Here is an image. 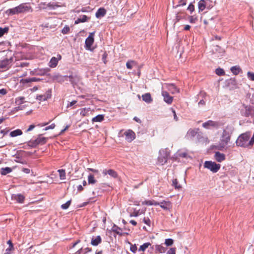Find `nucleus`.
I'll list each match as a JSON object with an SVG mask.
<instances>
[{
	"mask_svg": "<svg viewBox=\"0 0 254 254\" xmlns=\"http://www.w3.org/2000/svg\"><path fill=\"white\" fill-rule=\"evenodd\" d=\"M102 239L100 236L93 237L91 240V244L94 246H98L101 243Z\"/></svg>",
	"mask_w": 254,
	"mask_h": 254,
	"instance_id": "obj_18",
	"label": "nucleus"
},
{
	"mask_svg": "<svg viewBox=\"0 0 254 254\" xmlns=\"http://www.w3.org/2000/svg\"><path fill=\"white\" fill-rule=\"evenodd\" d=\"M61 59L62 56L60 55H58L57 58L52 57L49 62V66L52 68H54L56 67V66L58 64L59 61H60Z\"/></svg>",
	"mask_w": 254,
	"mask_h": 254,
	"instance_id": "obj_12",
	"label": "nucleus"
},
{
	"mask_svg": "<svg viewBox=\"0 0 254 254\" xmlns=\"http://www.w3.org/2000/svg\"><path fill=\"white\" fill-rule=\"evenodd\" d=\"M34 127H35V126L34 125H31L27 129L26 131L27 132L30 131L32 130L33 129H34Z\"/></svg>",
	"mask_w": 254,
	"mask_h": 254,
	"instance_id": "obj_60",
	"label": "nucleus"
},
{
	"mask_svg": "<svg viewBox=\"0 0 254 254\" xmlns=\"http://www.w3.org/2000/svg\"><path fill=\"white\" fill-rule=\"evenodd\" d=\"M94 33H90L88 37L85 40V47L87 50H91V46L94 43Z\"/></svg>",
	"mask_w": 254,
	"mask_h": 254,
	"instance_id": "obj_8",
	"label": "nucleus"
},
{
	"mask_svg": "<svg viewBox=\"0 0 254 254\" xmlns=\"http://www.w3.org/2000/svg\"><path fill=\"white\" fill-rule=\"evenodd\" d=\"M32 11L33 9L30 3H23L15 7L7 9L5 11V14L9 16L15 14H19L20 13L32 12Z\"/></svg>",
	"mask_w": 254,
	"mask_h": 254,
	"instance_id": "obj_2",
	"label": "nucleus"
},
{
	"mask_svg": "<svg viewBox=\"0 0 254 254\" xmlns=\"http://www.w3.org/2000/svg\"><path fill=\"white\" fill-rule=\"evenodd\" d=\"M216 74L218 75H224L225 74V71L222 68H218L215 70Z\"/></svg>",
	"mask_w": 254,
	"mask_h": 254,
	"instance_id": "obj_41",
	"label": "nucleus"
},
{
	"mask_svg": "<svg viewBox=\"0 0 254 254\" xmlns=\"http://www.w3.org/2000/svg\"><path fill=\"white\" fill-rule=\"evenodd\" d=\"M77 103V101L76 100H73L71 102H70L68 105H67V107H71L73 105H75L76 103Z\"/></svg>",
	"mask_w": 254,
	"mask_h": 254,
	"instance_id": "obj_56",
	"label": "nucleus"
},
{
	"mask_svg": "<svg viewBox=\"0 0 254 254\" xmlns=\"http://www.w3.org/2000/svg\"><path fill=\"white\" fill-rule=\"evenodd\" d=\"M43 4L45 6H44V8H46V7H49L50 9H55L57 7L59 6L58 5L55 4L54 2H49L47 4H46L44 3H43Z\"/></svg>",
	"mask_w": 254,
	"mask_h": 254,
	"instance_id": "obj_30",
	"label": "nucleus"
},
{
	"mask_svg": "<svg viewBox=\"0 0 254 254\" xmlns=\"http://www.w3.org/2000/svg\"><path fill=\"white\" fill-rule=\"evenodd\" d=\"M188 9L190 10V11H193L194 10V6L192 4L189 5L188 7Z\"/></svg>",
	"mask_w": 254,
	"mask_h": 254,
	"instance_id": "obj_61",
	"label": "nucleus"
},
{
	"mask_svg": "<svg viewBox=\"0 0 254 254\" xmlns=\"http://www.w3.org/2000/svg\"><path fill=\"white\" fill-rule=\"evenodd\" d=\"M106 14V10L103 7H101L98 9L96 13V17L97 18H101L105 15Z\"/></svg>",
	"mask_w": 254,
	"mask_h": 254,
	"instance_id": "obj_17",
	"label": "nucleus"
},
{
	"mask_svg": "<svg viewBox=\"0 0 254 254\" xmlns=\"http://www.w3.org/2000/svg\"><path fill=\"white\" fill-rule=\"evenodd\" d=\"M142 213L143 212L142 211H140V210L134 209L132 212H131L130 213L129 215L130 217H137Z\"/></svg>",
	"mask_w": 254,
	"mask_h": 254,
	"instance_id": "obj_37",
	"label": "nucleus"
},
{
	"mask_svg": "<svg viewBox=\"0 0 254 254\" xmlns=\"http://www.w3.org/2000/svg\"><path fill=\"white\" fill-rule=\"evenodd\" d=\"M103 174L104 175H106L107 174H109L110 176L116 178L117 177L118 175L116 171L112 169H109L108 170H104L103 171Z\"/></svg>",
	"mask_w": 254,
	"mask_h": 254,
	"instance_id": "obj_22",
	"label": "nucleus"
},
{
	"mask_svg": "<svg viewBox=\"0 0 254 254\" xmlns=\"http://www.w3.org/2000/svg\"><path fill=\"white\" fill-rule=\"evenodd\" d=\"M104 119V116L103 115H98L92 119L93 122H101Z\"/></svg>",
	"mask_w": 254,
	"mask_h": 254,
	"instance_id": "obj_28",
	"label": "nucleus"
},
{
	"mask_svg": "<svg viewBox=\"0 0 254 254\" xmlns=\"http://www.w3.org/2000/svg\"><path fill=\"white\" fill-rule=\"evenodd\" d=\"M50 98H51V94L46 93L43 95H37L36 99L39 101H45Z\"/></svg>",
	"mask_w": 254,
	"mask_h": 254,
	"instance_id": "obj_24",
	"label": "nucleus"
},
{
	"mask_svg": "<svg viewBox=\"0 0 254 254\" xmlns=\"http://www.w3.org/2000/svg\"><path fill=\"white\" fill-rule=\"evenodd\" d=\"M40 79L36 77L28 78L23 79L24 83H29L32 82H37L39 81Z\"/></svg>",
	"mask_w": 254,
	"mask_h": 254,
	"instance_id": "obj_32",
	"label": "nucleus"
},
{
	"mask_svg": "<svg viewBox=\"0 0 254 254\" xmlns=\"http://www.w3.org/2000/svg\"><path fill=\"white\" fill-rule=\"evenodd\" d=\"M248 78L251 81H254V72L248 71L247 72Z\"/></svg>",
	"mask_w": 254,
	"mask_h": 254,
	"instance_id": "obj_44",
	"label": "nucleus"
},
{
	"mask_svg": "<svg viewBox=\"0 0 254 254\" xmlns=\"http://www.w3.org/2000/svg\"><path fill=\"white\" fill-rule=\"evenodd\" d=\"M189 20L190 23H194L195 18H194L192 16H190Z\"/></svg>",
	"mask_w": 254,
	"mask_h": 254,
	"instance_id": "obj_64",
	"label": "nucleus"
},
{
	"mask_svg": "<svg viewBox=\"0 0 254 254\" xmlns=\"http://www.w3.org/2000/svg\"><path fill=\"white\" fill-rule=\"evenodd\" d=\"M231 71L235 75H238L241 71V69L239 66H234L231 67Z\"/></svg>",
	"mask_w": 254,
	"mask_h": 254,
	"instance_id": "obj_27",
	"label": "nucleus"
},
{
	"mask_svg": "<svg viewBox=\"0 0 254 254\" xmlns=\"http://www.w3.org/2000/svg\"><path fill=\"white\" fill-rule=\"evenodd\" d=\"M187 155H188V154L186 152L180 153L179 154V156L180 157H185V158L187 157Z\"/></svg>",
	"mask_w": 254,
	"mask_h": 254,
	"instance_id": "obj_62",
	"label": "nucleus"
},
{
	"mask_svg": "<svg viewBox=\"0 0 254 254\" xmlns=\"http://www.w3.org/2000/svg\"><path fill=\"white\" fill-rule=\"evenodd\" d=\"M55 124H52L50 126L46 127L44 129V130H49V129H54L55 128Z\"/></svg>",
	"mask_w": 254,
	"mask_h": 254,
	"instance_id": "obj_52",
	"label": "nucleus"
},
{
	"mask_svg": "<svg viewBox=\"0 0 254 254\" xmlns=\"http://www.w3.org/2000/svg\"><path fill=\"white\" fill-rule=\"evenodd\" d=\"M198 129H190L186 135L188 139H192L197 134Z\"/></svg>",
	"mask_w": 254,
	"mask_h": 254,
	"instance_id": "obj_14",
	"label": "nucleus"
},
{
	"mask_svg": "<svg viewBox=\"0 0 254 254\" xmlns=\"http://www.w3.org/2000/svg\"><path fill=\"white\" fill-rule=\"evenodd\" d=\"M24 196L21 194H13L11 195V199L13 200L16 201L18 203H22L24 200Z\"/></svg>",
	"mask_w": 254,
	"mask_h": 254,
	"instance_id": "obj_16",
	"label": "nucleus"
},
{
	"mask_svg": "<svg viewBox=\"0 0 254 254\" xmlns=\"http://www.w3.org/2000/svg\"><path fill=\"white\" fill-rule=\"evenodd\" d=\"M164 210H170L172 207L171 203L169 201L163 200L162 201L159 202V205Z\"/></svg>",
	"mask_w": 254,
	"mask_h": 254,
	"instance_id": "obj_15",
	"label": "nucleus"
},
{
	"mask_svg": "<svg viewBox=\"0 0 254 254\" xmlns=\"http://www.w3.org/2000/svg\"><path fill=\"white\" fill-rule=\"evenodd\" d=\"M163 89L166 88L172 94H175L179 92V89L173 84L165 83L163 85Z\"/></svg>",
	"mask_w": 254,
	"mask_h": 254,
	"instance_id": "obj_9",
	"label": "nucleus"
},
{
	"mask_svg": "<svg viewBox=\"0 0 254 254\" xmlns=\"http://www.w3.org/2000/svg\"><path fill=\"white\" fill-rule=\"evenodd\" d=\"M13 249V248H10V247H8V248L5 250V252L4 254H10L11 250Z\"/></svg>",
	"mask_w": 254,
	"mask_h": 254,
	"instance_id": "obj_53",
	"label": "nucleus"
},
{
	"mask_svg": "<svg viewBox=\"0 0 254 254\" xmlns=\"http://www.w3.org/2000/svg\"><path fill=\"white\" fill-rule=\"evenodd\" d=\"M70 28L68 26H64L62 30V32L64 34H66L69 31Z\"/></svg>",
	"mask_w": 254,
	"mask_h": 254,
	"instance_id": "obj_48",
	"label": "nucleus"
},
{
	"mask_svg": "<svg viewBox=\"0 0 254 254\" xmlns=\"http://www.w3.org/2000/svg\"><path fill=\"white\" fill-rule=\"evenodd\" d=\"M48 138L39 135L35 140H30L28 142V145L32 147H36L39 144H44L46 143Z\"/></svg>",
	"mask_w": 254,
	"mask_h": 254,
	"instance_id": "obj_6",
	"label": "nucleus"
},
{
	"mask_svg": "<svg viewBox=\"0 0 254 254\" xmlns=\"http://www.w3.org/2000/svg\"><path fill=\"white\" fill-rule=\"evenodd\" d=\"M112 230L113 232H115L118 235H121L122 234V229L116 225H114L113 226Z\"/></svg>",
	"mask_w": 254,
	"mask_h": 254,
	"instance_id": "obj_31",
	"label": "nucleus"
},
{
	"mask_svg": "<svg viewBox=\"0 0 254 254\" xmlns=\"http://www.w3.org/2000/svg\"><path fill=\"white\" fill-rule=\"evenodd\" d=\"M173 186L177 189H179L181 188V186L179 184H178V182L177 179H174L173 180Z\"/></svg>",
	"mask_w": 254,
	"mask_h": 254,
	"instance_id": "obj_43",
	"label": "nucleus"
},
{
	"mask_svg": "<svg viewBox=\"0 0 254 254\" xmlns=\"http://www.w3.org/2000/svg\"><path fill=\"white\" fill-rule=\"evenodd\" d=\"M92 113V110L90 108H84L81 109L80 115L82 117L89 116Z\"/></svg>",
	"mask_w": 254,
	"mask_h": 254,
	"instance_id": "obj_23",
	"label": "nucleus"
},
{
	"mask_svg": "<svg viewBox=\"0 0 254 254\" xmlns=\"http://www.w3.org/2000/svg\"><path fill=\"white\" fill-rule=\"evenodd\" d=\"M143 101L145 102L146 103H151L153 100L149 93H145L142 95Z\"/></svg>",
	"mask_w": 254,
	"mask_h": 254,
	"instance_id": "obj_20",
	"label": "nucleus"
},
{
	"mask_svg": "<svg viewBox=\"0 0 254 254\" xmlns=\"http://www.w3.org/2000/svg\"><path fill=\"white\" fill-rule=\"evenodd\" d=\"M97 181L95 179L93 175L89 174L88 177V182L89 184H94L96 183Z\"/></svg>",
	"mask_w": 254,
	"mask_h": 254,
	"instance_id": "obj_34",
	"label": "nucleus"
},
{
	"mask_svg": "<svg viewBox=\"0 0 254 254\" xmlns=\"http://www.w3.org/2000/svg\"><path fill=\"white\" fill-rule=\"evenodd\" d=\"M162 95L163 97L164 101L168 104H171L173 100V97L170 96L166 91H162Z\"/></svg>",
	"mask_w": 254,
	"mask_h": 254,
	"instance_id": "obj_13",
	"label": "nucleus"
},
{
	"mask_svg": "<svg viewBox=\"0 0 254 254\" xmlns=\"http://www.w3.org/2000/svg\"><path fill=\"white\" fill-rule=\"evenodd\" d=\"M125 139L129 142H131L135 137V133L131 130L128 129L125 132Z\"/></svg>",
	"mask_w": 254,
	"mask_h": 254,
	"instance_id": "obj_10",
	"label": "nucleus"
},
{
	"mask_svg": "<svg viewBox=\"0 0 254 254\" xmlns=\"http://www.w3.org/2000/svg\"><path fill=\"white\" fill-rule=\"evenodd\" d=\"M173 242H174V241H173V239H167L165 240V244L167 246H170L173 245Z\"/></svg>",
	"mask_w": 254,
	"mask_h": 254,
	"instance_id": "obj_45",
	"label": "nucleus"
},
{
	"mask_svg": "<svg viewBox=\"0 0 254 254\" xmlns=\"http://www.w3.org/2000/svg\"><path fill=\"white\" fill-rule=\"evenodd\" d=\"M129 244H130V251L132 252V253H133L134 254H135L137 250L136 245L135 244L132 245L130 243H129Z\"/></svg>",
	"mask_w": 254,
	"mask_h": 254,
	"instance_id": "obj_47",
	"label": "nucleus"
},
{
	"mask_svg": "<svg viewBox=\"0 0 254 254\" xmlns=\"http://www.w3.org/2000/svg\"><path fill=\"white\" fill-rule=\"evenodd\" d=\"M71 203L70 200L67 201L65 203H64L61 205V208L63 209H66L68 208Z\"/></svg>",
	"mask_w": 254,
	"mask_h": 254,
	"instance_id": "obj_46",
	"label": "nucleus"
},
{
	"mask_svg": "<svg viewBox=\"0 0 254 254\" xmlns=\"http://www.w3.org/2000/svg\"><path fill=\"white\" fill-rule=\"evenodd\" d=\"M186 4V2L184 0H180L179 2V4L178 6L185 5Z\"/></svg>",
	"mask_w": 254,
	"mask_h": 254,
	"instance_id": "obj_55",
	"label": "nucleus"
},
{
	"mask_svg": "<svg viewBox=\"0 0 254 254\" xmlns=\"http://www.w3.org/2000/svg\"><path fill=\"white\" fill-rule=\"evenodd\" d=\"M171 110L172 111V113H173V116H174V120L176 121H178V118L177 116V115H176L175 111L173 109H171Z\"/></svg>",
	"mask_w": 254,
	"mask_h": 254,
	"instance_id": "obj_54",
	"label": "nucleus"
},
{
	"mask_svg": "<svg viewBox=\"0 0 254 254\" xmlns=\"http://www.w3.org/2000/svg\"><path fill=\"white\" fill-rule=\"evenodd\" d=\"M142 205H159V202L154 200H145L142 202Z\"/></svg>",
	"mask_w": 254,
	"mask_h": 254,
	"instance_id": "obj_26",
	"label": "nucleus"
},
{
	"mask_svg": "<svg viewBox=\"0 0 254 254\" xmlns=\"http://www.w3.org/2000/svg\"><path fill=\"white\" fill-rule=\"evenodd\" d=\"M25 98L23 97H18L15 99V103L17 105H20L24 103Z\"/></svg>",
	"mask_w": 254,
	"mask_h": 254,
	"instance_id": "obj_38",
	"label": "nucleus"
},
{
	"mask_svg": "<svg viewBox=\"0 0 254 254\" xmlns=\"http://www.w3.org/2000/svg\"><path fill=\"white\" fill-rule=\"evenodd\" d=\"M107 53L105 52L104 53V54L102 56V60L104 63V64H106V59L107 58Z\"/></svg>",
	"mask_w": 254,
	"mask_h": 254,
	"instance_id": "obj_57",
	"label": "nucleus"
},
{
	"mask_svg": "<svg viewBox=\"0 0 254 254\" xmlns=\"http://www.w3.org/2000/svg\"><path fill=\"white\" fill-rule=\"evenodd\" d=\"M205 104V101L203 100H201L199 102H198V105L199 106H203Z\"/></svg>",
	"mask_w": 254,
	"mask_h": 254,
	"instance_id": "obj_63",
	"label": "nucleus"
},
{
	"mask_svg": "<svg viewBox=\"0 0 254 254\" xmlns=\"http://www.w3.org/2000/svg\"><path fill=\"white\" fill-rule=\"evenodd\" d=\"M219 123L217 122L209 120L202 124V127L207 129H210L211 127L218 128L219 127Z\"/></svg>",
	"mask_w": 254,
	"mask_h": 254,
	"instance_id": "obj_7",
	"label": "nucleus"
},
{
	"mask_svg": "<svg viewBox=\"0 0 254 254\" xmlns=\"http://www.w3.org/2000/svg\"><path fill=\"white\" fill-rule=\"evenodd\" d=\"M215 159L216 161L221 162L225 159V156L224 154L221 153L219 152H217L215 154Z\"/></svg>",
	"mask_w": 254,
	"mask_h": 254,
	"instance_id": "obj_21",
	"label": "nucleus"
},
{
	"mask_svg": "<svg viewBox=\"0 0 254 254\" xmlns=\"http://www.w3.org/2000/svg\"><path fill=\"white\" fill-rule=\"evenodd\" d=\"M7 93L6 90L5 89H0V94L1 95H5Z\"/></svg>",
	"mask_w": 254,
	"mask_h": 254,
	"instance_id": "obj_58",
	"label": "nucleus"
},
{
	"mask_svg": "<svg viewBox=\"0 0 254 254\" xmlns=\"http://www.w3.org/2000/svg\"><path fill=\"white\" fill-rule=\"evenodd\" d=\"M22 171L26 174H29L30 172V170L28 168H23Z\"/></svg>",
	"mask_w": 254,
	"mask_h": 254,
	"instance_id": "obj_59",
	"label": "nucleus"
},
{
	"mask_svg": "<svg viewBox=\"0 0 254 254\" xmlns=\"http://www.w3.org/2000/svg\"><path fill=\"white\" fill-rule=\"evenodd\" d=\"M252 112V108L250 106L243 105L241 110V114L242 116L245 117L249 116Z\"/></svg>",
	"mask_w": 254,
	"mask_h": 254,
	"instance_id": "obj_11",
	"label": "nucleus"
},
{
	"mask_svg": "<svg viewBox=\"0 0 254 254\" xmlns=\"http://www.w3.org/2000/svg\"><path fill=\"white\" fill-rule=\"evenodd\" d=\"M151 246V244L150 243H145L143 245H141L139 248V251L144 252L145 250L149 247V246Z\"/></svg>",
	"mask_w": 254,
	"mask_h": 254,
	"instance_id": "obj_36",
	"label": "nucleus"
},
{
	"mask_svg": "<svg viewBox=\"0 0 254 254\" xmlns=\"http://www.w3.org/2000/svg\"><path fill=\"white\" fill-rule=\"evenodd\" d=\"M234 127L231 125H228L223 129L221 135L220 141L218 145L219 150H223L225 148L229 142L231 136L234 131Z\"/></svg>",
	"mask_w": 254,
	"mask_h": 254,
	"instance_id": "obj_1",
	"label": "nucleus"
},
{
	"mask_svg": "<svg viewBox=\"0 0 254 254\" xmlns=\"http://www.w3.org/2000/svg\"><path fill=\"white\" fill-rule=\"evenodd\" d=\"M10 63L9 60L8 59H5L0 61V71L7 68Z\"/></svg>",
	"mask_w": 254,
	"mask_h": 254,
	"instance_id": "obj_19",
	"label": "nucleus"
},
{
	"mask_svg": "<svg viewBox=\"0 0 254 254\" xmlns=\"http://www.w3.org/2000/svg\"><path fill=\"white\" fill-rule=\"evenodd\" d=\"M136 65V63L134 61H129L126 64L127 67L128 69H131L133 65Z\"/></svg>",
	"mask_w": 254,
	"mask_h": 254,
	"instance_id": "obj_39",
	"label": "nucleus"
},
{
	"mask_svg": "<svg viewBox=\"0 0 254 254\" xmlns=\"http://www.w3.org/2000/svg\"><path fill=\"white\" fill-rule=\"evenodd\" d=\"M155 250L156 253H164L166 252V248L160 245L155 246Z\"/></svg>",
	"mask_w": 254,
	"mask_h": 254,
	"instance_id": "obj_25",
	"label": "nucleus"
},
{
	"mask_svg": "<svg viewBox=\"0 0 254 254\" xmlns=\"http://www.w3.org/2000/svg\"><path fill=\"white\" fill-rule=\"evenodd\" d=\"M251 135V132H246L241 134L236 140V145L242 147H247L249 146H251L249 141Z\"/></svg>",
	"mask_w": 254,
	"mask_h": 254,
	"instance_id": "obj_3",
	"label": "nucleus"
},
{
	"mask_svg": "<svg viewBox=\"0 0 254 254\" xmlns=\"http://www.w3.org/2000/svg\"><path fill=\"white\" fill-rule=\"evenodd\" d=\"M8 30V27L1 28L0 27V37L3 36L5 33H7Z\"/></svg>",
	"mask_w": 254,
	"mask_h": 254,
	"instance_id": "obj_42",
	"label": "nucleus"
},
{
	"mask_svg": "<svg viewBox=\"0 0 254 254\" xmlns=\"http://www.w3.org/2000/svg\"><path fill=\"white\" fill-rule=\"evenodd\" d=\"M143 222L146 224L147 225L150 226V224H151V221L149 219V218H146V217H144L143 218Z\"/></svg>",
	"mask_w": 254,
	"mask_h": 254,
	"instance_id": "obj_49",
	"label": "nucleus"
},
{
	"mask_svg": "<svg viewBox=\"0 0 254 254\" xmlns=\"http://www.w3.org/2000/svg\"><path fill=\"white\" fill-rule=\"evenodd\" d=\"M170 155L169 152L166 149H161L159 151L157 164L163 165L167 163L168 158Z\"/></svg>",
	"mask_w": 254,
	"mask_h": 254,
	"instance_id": "obj_4",
	"label": "nucleus"
},
{
	"mask_svg": "<svg viewBox=\"0 0 254 254\" xmlns=\"http://www.w3.org/2000/svg\"><path fill=\"white\" fill-rule=\"evenodd\" d=\"M59 173L60 178L61 180H64L65 179V172L63 169H60L58 171Z\"/></svg>",
	"mask_w": 254,
	"mask_h": 254,
	"instance_id": "obj_40",
	"label": "nucleus"
},
{
	"mask_svg": "<svg viewBox=\"0 0 254 254\" xmlns=\"http://www.w3.org/2000/svg\"><path fill=\"white\" fill-rule=\"evenodd\" d=\"M167 254H176V248H172L167 252Z\"/></svg>",
	"mask_w": 254,
	"mask_h": 254,
	"instance_id": "obj_51",
	"label": "nucleus"
},
{
	"mask_svg": "<svg viewBox=\"0 0 254 254\" xmlns=\"http://www.w3.org/2000/svg\"><path fill=\"white\" fill-rule=\"evenodd\" d=\"M79 18L82 22H86L89 19L86 15H85L81 16Z\"/></svg>",
	"mask_w": 254,
	"mask_h": 254,
	"instance_id": "obj_50",
	"label": "nucleus"
},
{
	"mask_svg": "<svg viewBox=\"0 0 254 254\" xmlns=\"http://www.w3.org/2000/svg\"><path fill=\"white\" fill-rule=\"evenodd\" d=\"M204 167L210 170L213 173H216L220 168L221 165L214 162L206 161L204 163Z\"/></svg>",
	"mask_w": 254,
	"mask_h": 254,
	"instance_id": "obj_5",
	"label": "nucleus"
},
{
	"mask_svg": "<svg viewBox=\"0 0 254 254\" xmlns=\"http://www.w3.org/2000/svg\"><path fill=\"white\" fill-rule=\"evenodd\" d=\"M12 171L11 168L9 167L2 168L1 169V174L2 175H5Z\"/></svg>",
	"mask_w": 254,
	"mask_h": 254,
	"instance_id": "obj_35",
	"label": "nucleus"
},
{
	"mask_svg": "<svg viewBox=\"0 0 254 254\" xmlns=\"http://www.w3.org/2000/svg\"><path fill=\"white\" fill-rule=\"evenodd\" d=\"M22 134V131L19 129H17L16 130L11 131L10 133V136L11 137H15L18 135H20Z\"/></svg>",
	"mask_w": 254,
	"mask_h": 254,
	"instance_id": "obj_29",
	"label": "nucleus"
},
{
	"mask_svg": "<svg viewBox=\"0 0 254 254\" xmlns=\"http://www.w3.org/2000/svg\"><path fill=\"white\" fill-rule=\"evenodd\" d=\"M198 6L199 11H203L205 8V2L204 0H201L198 2Z\"/></svg>",
	"mask_w": 254,
	"mask_h": 254,
	"instance_id": "obj_33",
	"label": "nucleus"
}]
</instances>
